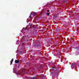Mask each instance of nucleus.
Returning <instances> with one entry per match:
<instances>
[{
  "mask_svg": "<svg viewBox=\"0 0 79 79\" xmlns=\"http://www.w3.org/2000/svg\"><path fill=\"white\" fill-rule=\"evenodd\" d=\"M72 66H73L74 67H76V63H72Z\"/></svg>",
  "mask_w": 79,
  "mask_h": 79,
  "instance_id": "f257e3e1",
  "label": "nucleus"
},
{
  "mask_svg": "<svg viewBox=\"0 0 79 79\" xmlns=\"http://www.w3.org/2000/svg\"><path fill=\"white\" fill-rule=\"evenodd\" d=\"M15 63H19V61L18 60H16L15 61Z\"/></svg>",
  "mask_w": 79,
  "mask_h": 79,
  "instance_id": "f03ea898",
  "label": "nucleus"
},
{
  "mask_svg": "<svg viewBox=\"0 0 79 79\" xmlns=\"http://www.w3.org/2000/svg\"><path fill=\"white\" fill-rule=\"evenodd\" d=\"M31 79H37V77H30Z\"/></svg>",
  "mask_w": 79,
  "mask_h": 79,
  "instance_id": "7ed1b4c3",
  "label": "nucleus"
},
{
  "mask_svg": "<svg viewBox=\"0 0 79 79\" xmlns=\"http://www.w3.org/2000/svg\"><path fill=\"white\" fill-rule=\"evenodd\" d=\"M37 15V13H35V12H34L33 13V16H35Z\"/></svg>",
  "mask_w": 79,
  "mask_h": 79,
  "instance_id": "20e7f679",
  "label": "nucleus"
},
{
  "mask_svg": "<svg viewBox=\"0 0 79 79\" xmlns=\"http://www.w3.org/2000/svg\"><path fill=\"white\" fill-rule=\"evenodd\" d=\"M13 59H12L11 60V61H10V64H12V63H13Z\"/></svg>",
  "mask_w": 79,
  "mask_h": 79,
  "instance_id": "39448f33",
  "label": "nucleus"
},
{
  "mask_svg": "<svg viewBox=\"0 0 79 79\" xmlns=\"http://www.w3.org/2000/svg\"><path fill=\"white\" fill-rule=\"evenodd\" d=\"M25 30H26V28H24V27H23L22 29V31H24Z\"/></svg>",
  "mask_w": 79,
  "mask_h": 79,
  "instance_id": "423d86ee",
  "label": "nucleus"
},
{
  "mask_svg": "<svg viewBox=\"0 0 79 79\" xmlns=\"http://www.w3.org/2000/svg\"><path fill=\"white\" fill-rule=\"evenodd\" d=\"M56 31H60V29L59 28H56Z\"/></svg>",
  "mask_w": 79,
  "mask_h": 79,
  "instance_id": "0eeeda50",
  "label": "nucleus"
},
{
  "mask_svg": "<svg viewBox=\"0 0 79 79\" xmlns=\"http://www.w3.org/2000/svg\"><path fill=\"white\" fill-rule=\"evenodd\" d=\"M79 55V52H78L77 53H75V55L76 56H77V55Z\"/></svg>",
  "mask_w": 79,
  "mask_h": 79,
  "instance_id": "6e6552de",
  "label": "nucleus"
},
{
  "mask_svg": "<svg viewBox=\"0 0 79 79\" xmlns=\"http://www.w3.org/2000/svg\"><path fill=\"white\" fill-rule=\"evenodd\" d=\"M47 15L48 16H49V13H47Z\"/></svg>",
  "mask_w": 79,
  "mask_h": 79,
  "instance_id": "1a4fd4ad",
  "label": "nucleus"
},
{
  "mask_svg": "<svg viewBox=\"0 0 79 79\" xmlns=\"http://www.w3.org/2000/svg\"><path fill=\"white\" fill-rule=\"evenodd\" d=\"M29 18H32V17L30 15L29 16Z\"/></svg>",
  "mask_w": 79,
  "mask_h": 79,
  "instance_id": "9d476101",
  "label": "nucleus"
},
{
  "mask_svg": "<svg viewBox=\"0 0 79 79\" xmlns=\"http://www.w3.org/2000/svg\"><path fill=\"white\" fill-rule=\"evenodd\" d=\"M47 12H49V10H48L47 11Z\"/></svg>",
  "mask_w": 79,
  "mask_h": 79,
  "instance_id": "9b49d317",
  "label": "nucleus"
},
{
  "mask_svg": "<svg viewBox=\"0 0 79 79\" xmlns=\"http://www.w3.org/2000/svg\"><path fill=\"white\" fill-rule=\"evenodd\" d=\"M54 18H56V17L55 16H54Z\"/></svg>",
  "mask_w": 79,
  "mask_h": 79,
  "instance_id": "f8f14e48",
  "label": "nucleus"
},
{
  "mask_svg": "<svg viewBox=\"0 0 79 79\" xmlns=\"http://www.w3.org/2000/svg\"><path fill=\"white\" fill-rule=\"evenodd\" d=\"M32 26V25H30V27H31Z\"/></svg>",
  "mask_w": 79,
  "mask_h": 79,
  "instance_id": "ddd939ff",
  "label": "nucleus"
},
{
  "mask_svg": "<svg viewBox=\"0 0 79 79\" xmlns=\"http://www.w3.org/2000/svg\"><path fill=\"white\" fill-rule=\"evenodd\" d=\"M52 68H55V67H53Z\"/></svg>",
  "mask_w": 79,
  "mask_h": 79,
  "instance_id": "4468645a",
  "label": "nucleus"
},
{
  "mask_svg": "<svg viewBox=\"0 0 79 79\" xmlns=\"http://www.w3.org/2000/svg\"><path fill=\"white\" fill-rule=\"evenodd\" d=\"M55 56H56V55H55Z\"/></svg>",
  "mask_w": 79,
  "mask_h": 79,
  "instance_id": "2eb2a0df",
  "label": "nucleus"
}]
</instances>
